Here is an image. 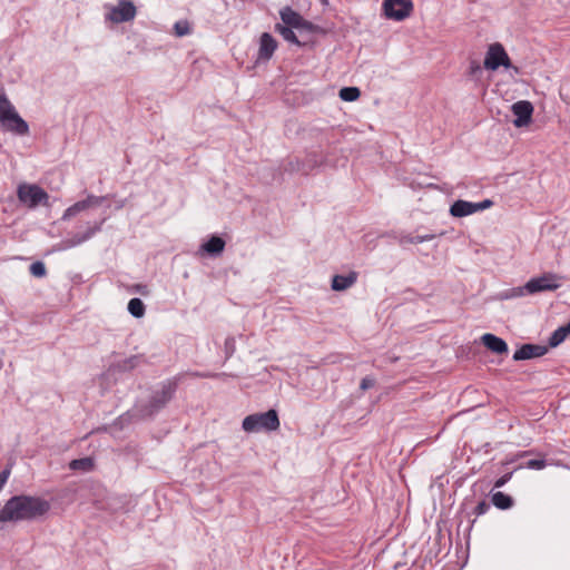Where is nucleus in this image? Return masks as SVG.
I'll list each match as a JSON object with an SVG mask.
<instances>
[{"label":"nucleus","mask_w":570,"mask_h":570,"mask_svg":"<svg viewBox=\"0 0 570 570\" xmlns=\"http://www.w3.org/2000/svg\"><path fill=\"white\" fill-rule=\"evenodd\" d=\"M50 502L43 498L28 494L11 497L0 510V523L33 521L46 515Z\"/></svg>","instance_id":"obj_1"},{"label":"nucleus","mask_w":570,"mask_h":570,"mask_svg":"<svg viewBox=\"0 0 570 570\" xmlns=\"http://www.w3.org/2000/svg\"><path fill=\"white\" fill-rule=\"evenodd\" d=\"M177 386V379L161 382L159 387L153 392L148 402H140L135 405L131 415L140 420L154 417L171 401Z\"/></svg>","instance_id":"obj_2"},{"label":"nucleus","mask_w":570,"mask_h":570,"mask_svg":"<svg viewBox=\"0 0 570 570\" xmlns=\"http://www.w3.org/2000/svg\"><path fill=\"white\" fill-rule=\"evenodd\" d=\"M0 125L6 131L17 136H27L30 131L28 122L19 115L4 92H0Z\"/></svg>","instance_id":"obj_3"},{"label":"nucleus","mask_w":570,"mask_h":570,"mask_svg":"<svg viewBox=\"0 0 570 570\" xmlns=\"http://www.w3.org/2000/svg\"><path fill=\"white\" fill-rule=\"evenodd\" d=\"M242 428L247 433L276 431L279 428L278 413L276 410L271 409L266 412L247 415L242 422Z\"/></svg>","instance_id":"obj_4"},{"label":"nucleus","mask_w":570,"mask_h":570,"mask_svg":"<svg viewBox=\"0 0 570 570\" xmlns=\"http://www.w3.org/2000/svg\"><path fill=\"white\" fill-rule=\"evenodd\" d=\"M18 199L29 208H36L39 205H46L49 195L38 185H20L17 190Z\"/></svg>","instance_id":"obj_5"},{"label":"nucleus","mask_w":570,"mask_h":570,"mask_svg":"<svg viewBox=\"0 0 570 570\" xmlns=\"http://www.w3.org/2000/svg\"><path fill=\"white\" fill-rule=\"evenodd\" d=\"M501 66L508 69L512 68L515 72H519V69L511 65L510 58L503 46L499 42H495L488 49L484 59V68L488 70H497Z\"/></svg>","instance_id":"obj_6"},{"label":"nucleus","mask_w":570,"mask_h":570,"mask_svg":"<svg viewBox=\"0 0 570 570\" xmlns=\"http://www.w3.org/2000/svg\"><path fill=\"white\" fill-rule=\"evenodd\" d=\"M382 9L387 19L402 21L411 16L414 6L412 0H384Z\"/></svg>","instance_id":"obj_7"},{"label":"nucleus","mask_w":570,"mask_h":570,"mask_svg":"<svg viewBox=\"0 0 570 570\" xmlns=\"http://www.w3.org/2000/svg\"><path fill=\"white\" fill-rule=\"evenodd\" d=\"M106 222V217L101 218L99 222H95L94 224H88L87 228L82 233H75L69 238L61 240L58 245L59 250H67L73 247H77L87 240L91 239L97 233H99L102 228L104 223Z\"/></svg>","instance_id":"obj_8"},{"label":"nucleus","mask_w":570,"mask_h":570,"mask_svg":"<svg viewBox=\"0 0 570 570\" xmlns=\"http://www.w3.org/2000/svg\"><path fill=\"white\" fill-rule=\"evenodd\" d=\"M560 277L552 273H546L539 277H533L524 284L528 294L541 292H552L560 287Z\"/></svg>","instance_id":"obj_9"},{"label":"nucleus","mask_w":570,"mask_h":570,"mask_svg":"<svg viewBox=\"0 0 570 570\" xmlns=\"http://www.w3.org/2000/svg\"><path fill=\"white\" fill-rule=\"evenodd\" d=\"M493 205V202L490 199H484L479 203H472L468 200L458 199L450 207V214L453 217H465L472 215L476 212H481L490 208Z\"/></svg>","instance_id":"obj_10"},{"label":"nucleus","mask_w":570,"mask_h":570,"mask_svg":"<svg viewBox=\"0 0 570 570\" xmlns=\"http://www.w3.org/2000/svg\"><path fill=\"white\" fill-rule=\"evenodd\" d=\"M136 16V7L129 0H120L116 7H112L106 14V19L114 23L131 21Z\"/></svg>","instance_id":"obj_11"},{"label":"nucleus","mask_w":570,"mask_h":570,"mask_svg":"<svg viewBox=\"0 0 570 570\" xmlns=\"http://www.w3.org/2000/svg\"><path fill=\"white\" fill-rule=\"evenodd\" d=\"M107 199V196H95V195H88L86 199L78 200L70 207H68L63 215L62 220H69L73 216L78 215L79 213L87 210L91 207H98L100 206L104 200Z\"/></svg>","instance_id":"obj_12"},{"label":"nucleus","mask_w":570,"mask_h":570,"mask_svg":"<svg viewBox=\"0 0 570 570\" xmlns=\"http://www.w3.org/2000/svg\"><path fill=\"white\" fill-rule=\"evenodd\" d=\"M511 110L515 116L513 125L518 128L530 124L533 114V106L528 100H520L511 106Z\"/></svg>","instance_id":"obj_13"},{"label":"nucleus","mask_w":570,"mask_h":570,"mask_svg":"<svg viewBox=\"0 0 570 570\" xmlns=\"http://www.w3.org/2000/svg\"><path fill=\"white\" fill-rule=\"evenodd\" d=\"M548 353V346L539 344H523L513 354L514 361H524L543 356Z\"/></svg>","instance_id":"obj_14"},{"label":"nucleus","mask_w":570,"mask_h":570,"mask_svg":"<svg viewBox=\"0 0 570 570\" xmlns=\"http://www.w3.org/2000/svg\"><path fill=\"white\" fill-rule=\"evenodd\" d=\"M277 48L276 40L272 37L271 33L264 32L259 39V49L257 53V59L261 61H267L272 58L275 50Z\"/></svg>","instance_id":"obj_15"},{"label":"nucleus","mask_w":570,"mask_h":570,"mask_svg":"<svg viewBox=\"0 0 570 570\" xmlns=\"http://www.w3.org/2000/svg\"><path fill=\"white\" fill-rule=\"evenodd\" d=\"M481 342L488 350L495 354L502 355L509 352L507 342L492 333L483 334Z\"/></svg>","instance_id":"obj_16"},{"label":"nucleus","mask_w":570,"mask_h":570,"mask_svg":"<svg viewBox=\"0 0 570 570\" xmlns=\"http://www.w3.org/2000/svg\"><path fill=\"white\" fill-rule=\"evenodd\" d=\"M357 281V273L350 272L347 275H334L331 287L335 292H342L350 288Z\"/></svg>","instance_id":"obj_17"},{"label":"nucleus","mask_w":570,"mask_h":570,"mask_svg":"<svg viewBox=\"0 0 570 570\" xmlns=\"http://www.w3.org/2000/svg\"><path fill=\"white\" fill-rule=\"evenodd\" d=\"M225 240L216 235H213L207 242L202 245V249L212 256H217L225 249Z\"/></svg>","instance_id":"obj_18"},{"label":"nucleus","mask_w":570,"mask_h":570,"mask_svg":"<svg viewBox=\"0 0 570 570\" xmlns=\"http://www.w3.org/2000/svg\"><path fill=\"white\" fill-rule=\"evenodd\" d=\"M283 26L296 29L298 22L303 18L298 12L291 7H285L279 11Z\"/></svg>","instance_id":"obj_19"},{"label":"nucleus","mask_w":570,"mask_h":570,"mask_svg":"<svg viewBox=\"0 0 570 570\" xmlns=\"http://www.w3.org/2000/svg\"><path fill=\"white\" fill-rule=\"evenodd\" d=\"M570 335V321L559 326L556 331L552 332V334L549 337V346L550 347H557L559 346L564 340Z\"/></svg>","instance_id":"obj_20"},{"label":"nucleus","mask_w":570,"mask_h":570,"mask_svg":"<svg viewBox=\"0 0 570 570\" xmlns=\"http://www.w3.org/2000/svg\"><path fill=\"white\" fill-rule=\"evenodd\" d=\"M142 362V357L140 355H132L130 357L120 360L112 364V368L118 372H128L136 368Z\"/></svg>","instance_id":"obj_21"},{"label":"nucleus","mask_w":570,"mask_h":570,"mask_svg":"<svg viewBox=\"0 0 570 570\" xmlns=\"http://www.w3.org/2000/svg\"><path fill=\"white\" fill-rule=\"evenodd\" d=\"M491 501L493 505L500 510H508L514 504L513 498L501 491L492 493Z\"/></svg>","instance_id":"obj_22"},{"label":"nucleus","mask_w":570,"mask_h":570,"mask_svg":"<svg viewBox=\"0 0 570 570\" xmlns=\"http://www.w3.org/2000/svg\"><path fill=\"white\" fill-rule=\"evenodd\" d=\"M435 238L434 234H425V235H411V234H401L399 238V243L401 245L405 244H420L424 242H429Z\"/></svg>","instance_id":"obj_23"},{"label":"nucleus","mask_w":570,"mask_h":570,"mask_svg":"<svg viewBox=\"0 0 570 570\" xmlns=\"http://www.w3.org/2000/svg\"><path fill=\"white\" fill-rule=\"evenodd\" d=\"M293 29L294 28L285 27L282 23L275 24V31L278 32L284 40L301 47L302 42L298 40Z\"/></svg>","instance_id":"obj_24"},{"label":"nucleus","mask_w":570,"mask_h":570,"mask_svg":"<svg viewBox=\"0 0 570 570\" xmlns=\"http://www.w3.org/2000/svg\"><path fill=\"white\" fill-rule=\"evenodd\" d=\"M70 470L89 472L94 468V460L89 456L75 459L69 463Z\"/></svg>","instance_id":"obj_25"},{"label":"nucleus","mask_w":570,"mask_h":570,"mask_svg":"<svg viewBox=\"0 0 570 570\" xmlns=\"http://www.w3.org/2000/svg\"><path fill=\"white\" fill-rule=\"evenodd\" d=\"M128 312L136 318L145 315V304L140 298L134 297L128 302Z\"/></svg>","instance_id":"obj_26"},{"label":"nucleus","mask_w":570,"mask_h":570,"mask_svg":"<svg viewBox=\"0 0 570 570\" xmlns=\"http://www.w3.org/2000/svg\"><path fill=\"white\" fill-rule=\"evenodd\" d=\"M361 91L357 87H343L338 96L343 101L352 102L358 99Z\"/></svg>","instance_id":"obj_27"},{"label":"nucleus","mask_w":570,"mask_h":570,"mask_svg":"<svg viewBox=\"0 0 570 570\" xmlns=\"http://www.w3.org/2000/svg\"><path fill=\"white\" fill-rule=\"evenodd\" d=\"M302 161H304V175H307L311 170L322 164V159H320L315 153L307 154Z\"/></svg>","instance_id":"obj_28"},{"label":"nucleus","mask_w":570,"mask_h":570,"mask_svg":"<svg viewBox=\"0 0 570 570\" xmlns=\"http://www.w3.org/2000/svg\"><path fill=\"white\" fill-rule=\"evenodd\" d=\"M296 30L299 33H314L320 30V27L302 18L296 27Z\"/></svg>","instance_id":"obj_29"},{"label":"nucleus","mask_w":570,"mask_h":570,"mask_svg":"<svg viewBox=\"0 0 570 570\" xmlns=\"http://www.w3.org/2000/svg\"><path fill=\"white\" fill-rule=\"evenodd\" d=\"M284 170L288 171V173H302V174H304V161H302V159H298V158L291 159L285 165Z\"/></svg>","instance_id":"obj_30"},{"label":"nucleus","mask_w":570,"mask_h":570,"mask_svg":"<svg viewBox=\"0 0 570 570\" xmlns=\"http://www.w3.org/2000/svg\"><path fill=\"white\" fill-rule=\"evenodd\" d=\"M174 31L177 37H184L190 33V26L187 20H179L174 24Z\"/></svg>","instance_id":"obj_31"},{"label":"nucleus","mask_w":570,"mask_h":570,"mask_svg":"<svg viewBox=\"0 0 570 570\" xmlns=\"http://www.w3.org/2000/svg\"><path fill=\"white\" fill-rule=\"evenodd\" d=\"M30 274L35 277H43L47 274L46 266L42 262L38 261L30 265Z\"/></svg>","instance_id":"obj_32"},{"label":"nucleus","mask_w":570,"mask_h":570,"mask_svg":"<svg viewBox=\"0 0 570 570\" xmlns=\"http://www.w3.org/2000/svg\"><path fill=\"white\" fill-rule=\"evenodd\" d=\"M547 466V462L543 459H532L527 462V468L532 470H541Z\"/></svg>","instance_id":"obj_33"},{"label":"nucleus","mask_w":570,"mask_h":570,"mask_svg":"<svg viewBox=\"0 0 570 570\" xmlns=\"http://www.w3.org/2000/svg\"><path fill=\"white\" fill-rule=\"evenodd\" d=\"M235 352V338L227 337L225 340V353L227 357H230Z\"/></svg>","instance_id":"obj_34"},{"label":"nucleus","mask_w":570,"mask_h":570,"mask_svg":"<svg viewBox=\"0 0 570 570\" xmlns=\"http://www.w3.org/2000/svg\"><path fill=\"white\" fill-rule=\"evenodd\" d=\"M375 385V380L371 376H365L362 379L360 389L362 391H366L368 389H372Z\"/></svg>","instance_id":"obj_35"},{"label":"nucleus","mask_w":570,"mask_h":570,"mask_svg":"<svg viewBox=\"0 0 570 570\" xmlns=\"http://www.w3.org/2000/svg\"><path fill=\"white\" fill-rule=\"evenodd\" d=\"M524 294H528V293H527V289L524 288V285H523V286H520V287L512 288L510 291V293L505 295V297L507 298H513V297L523 296Z\"/></svg>","instance_id":"obj_36"},{"label":"nucleus","mask_w":570,"mask_h":570,"mask_svg":"<svg viewBox=\"0 0 570 570\" xmlns=\"http://www.w3.org/2000/svg\"><path fill=\"white\" fill-rule=\"evenodd\" d=\"M512 474H513L512 472H509V473H505L502 476H500L494 482V488H502V487H504L511 480Z\"/></svg>","instance_id":"obj_37"},{"label":"nucleus","mask_w":570,"mask_h":570,"mask_svg":"<svg viewBox=\"0 0 570 570\" xmlns=\"http://www.w3.org/2000/svg\"><path fill=\"white\" fill-rule=\"evenodd\" d=\"M489 508H490L489 503H487L485 501H481L476 504V507L474 509V513L476 515H482L489 510Z\"/></svg>","instance_id":"obj_38"},{"label":"nucleus","mask_w":570,"mask_h":570,"mask_svg":"<svg viewBox=\"0 0 570 570\" xmlns=\"http://www.w3.org/2000/svg\"><path fill=\"white\" fill-rule=\"evenodd\" d=\"M481 73H482V68H481L480 63L476 62V61H471V63H470V75L473 76V77H478Z\"/></svg>","instance_id":"obj_39"},{"label":"nucleus","mask_w":570,"mask_h":570,"mask_svg":"<svg viewBox=\"0 0 570 570\" xmlns=\"http://www.w3.org/2000/svg\"><path fill=\"white\" fill-rule=\"evenodd\" d=\"M137 288H138V292H139L140 294H142V295H145V294H146V292H145L146 286H145V285H138V286H137Z\"/></svg>","instance_id":"obj_40"},{"label":"nucleus","mask_w":570,"mask_h":570,"mask_svg":"<svg viewBox=\"0 0 570 570\" xmlns=\"http://www.w3.org/2000/svg\"><path fill=\"white\" fill-rule=\"evenodd\" d=\"M323 6H328V0H318Z\"/></svg>","instance_id":"obj_41"}]
</instances>
